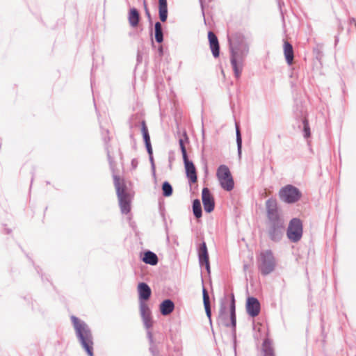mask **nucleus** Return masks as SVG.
<instances>
[{
	"mask_svg": "<svg viewBox=\"0 0 356 356\" xmlns=\"http://www.w3.org/2000/svg\"><path fill=\"white\" fill-rule=\"evenodd\" d=\"M216 175L220 186L223 189L227 191L233 189L234 184V180L229 168L226 165H222L219 166Z\"/></svg>",
	"mask_w": 356,
	"mask_h": 356,
	"instance_id": "3",
	"label": "nucleus"
},
{
	"mask_svg": "<svg viewBox=\"0 0 356 356\" xmlns=\"http://www.w3.org/2000/svg\"><path fill=\"white\" fill-rule=\"evenodd\" d=\"M179 146H180V148L181 150L183 159H186V158L188 156H187L186 149V147L184 145V140L182 138L179 139Z\"/></svg>",
	"mask_w": 356,
	"mask_h": 356,
	"instance_id": "29",
	"label": "nucleus"
},
{
	"mask_svg": "<svg viewBox=\"0 0 356 356\" xmlns=\"http://www.w3.org/2000/svg\"><path fill=\"white\" fill-rule=\"evenodd\" d=\"M284 229V222L282 220L273 221V225L269 230V236L271 240L278 241L281 238Z\"/></svg>",
	"mask_w": 356,
	"mask_h": 356,
	"instance_id": "9",
	"label": "nucleus"
},
{
	"mask_svg": "<svg viewBox=\"0 0 356 356\" xmlns=\"http://www.w3.org/2000/svg\"><path fill=\"white\" fill-rule=\"evenodd\" d=\"M304 124V132L306 137H309L310 136V129L309 127V124L307 120L303 121Z\"/></svg>",
	"mask_w": 356,
	"mask_h": 356,
	"instance_id": "30",
	"label": "nucleus"
},
{
	"mask_svg": "<svg viewBox=\"0 0 356 356\" xmlns=\"http://www.w3.org/2000/svg\"><path fill=\"white\" fill-rule=\"evenodd\" d=\"M208 39L213 56L215 58L218 57L220 54V46L216 35L212 31H209L208 33Z\"/></svg>",
	"mask_w": 356,
	"mask_h": 356,
	"instance_id": "12",
	"label": "nucleus"
},
{
	"mask_svg": "<svg viewBox=\"0 0 356 356\" xmlns=\"http://www.w3.org/2000/svg\"><path fill=\"white\" fill-rule=\"evenodd\" d=\"M118 197L122 212L124 213H128L131 210L130 195L126 193L121 195H118Z\"/></svg>",
	"mask_w": 356,
	"mask_h": 356,
	"instance_id": "13",
	"label": "nucleus"
},
{
	"mask_svg": "<svg viewBox=\"0 0 356 356\" xmlns=\"http://www.w3.org/2000/svg\"><path fill=\"white\" fill-rule=\"evenodd\" d=\"M276 261L271 250H265L259 253L257 258L258 269L263 275L272 273L275 268Z\"/></svg>",
	"mask_w": 356,
	"mask_h": 356,
	"instance_id": "2",
	"label": "nucleus"
},
{
	"mask_svg": "<svg viewBox=\"0 0 356 356\" xmlns=\"http://www.w3.org/2000/svg\"><path fill=\"white\" fill-rule=\"evenodd\" d=\"M71 320L76 332V337L88 356H94V341L92 332L88 326L74 316Z\"/></svg>",
	"mask_w": 356,
	"mask_h": 356,
	"instance_id": "1",
	"label": "nucleus"
},
{
	"mask_svg": "<svg viewBox=\"0 0 356 356\" xmlns=\"http://www.w3.org/2000/svg\"><path fill=\"white\" fill-rule=\"evenodd\" d=\"M113 179L117 195L126 193V186L124 180L118 176H114Z\"/></svg>",
	"mask_w": 356,
	"mask_h": 356,
	"instance_id": "19",
	"label": "nucleus"
},
{
	"mask_svg": "<svg viewBox=\"0 0 356 356\" xmlns=\"http://www.w3.org/2000/svg\"><path fill=\"white\" fill-rule=\"evenodd\" d=\"M193 211L195 216L197 218L202 216L201 204L199 200H195L193 203Z\"/></svg>",
	"mask_w": 356,
	"mask_h": 356,
	"instance_id": "24",
	"label": "nucleus"
},
{
	"mask_svg": "<svg viewBox=\"0 0 356 356\" xmlns=\"http://www.w3.org/2000/svg\"><path fill=\"white\" fill-rule=\"evenodd\" d=\"M246 310L248 314L252 317L258 316L260 312V303L258 300L254 297L248 298Z\"/></svg>",
	"mask_w": 356,
	"mask_h": 356,
	"instance_id": "8",
	"label": "nucleus"
},
{
	"mask_svg": "<svg viewBox=\"0 0 356 356\" xmlns=\"http://www.w3.org/2000/svg\"><path fill=\"white\" fill-rule=\"evenodd\" d=\"M144 5H145V11H146V14L149 16V10H148V8L147 7V5H146V3L144 2Z\"/></svg>",
	"mask_w": 356,
	"mask_h": 356,
	"instance_id": "35",
	"label": "nucleus"
},
{
	"mask_svg": "<svg viewBox=\"0 0 356 356\" xmlns=\"http://www.w3.org/2000/svg\"><path fill=\"white\" fill-rule=\"evenodd\" d=\"M281 200L288 203H293L300 197L299 191L291 185H287L280 191Z\"/></svg>",
	"mask_w": 356,
	"mask_h": 356,
	"instance_id": "5",
	"label": "nucleus"
},
{
	"mask_svg": "<svg viewBox=\"0 0 356 356\" xmlns=\"http://www.w3.org/2000/svg\"><path fill=\"white\" fill-rule=\"evenodd\" d=\"M202 199L204 211L211 213L214 209L215 202L213 195L207 188L202 189Z\"/></svg>",
	"mask_w": 356,
	"mask_h": 356,
	"instance_id": "7",
	"label": "nucleus"
},
{
	"mask_svg": "<svg viewBox=\"0 0 356 356\" xmlns=\"http://www.w3.org/2000/svg\"><path fill=\"white\" fill-rule=\"evenodd\" d=\"M264 356H275L273 349L270 346L268 341H265L263 343Z\"/></svg>",
	"mask_w": 356,
	"mask_h": 356,
	"instance_id": "26",
	"label": "nucleus"
},
{
	"mask_svg": "<svg viewBox=\"0 0 356 356\" xmlns=\"http://www.w3.org/2000/svg\"><path fill=\"white\" fill-rule=\"evenodd\" d=\"M142 260L144 263L152 266L156 265L159 261L156 254L151 251L145 252Z\"/></svg>",
	"mask_w": 356,
	"mask_h": 356,
	"instance_id": "20",
	"label": "nucleus"
},
{
	"mask_svg": "<svg viewBox=\"0 0 356 356\" xmlns=\"http://www.w3.org/2000/svg\"><path fill=\"white\" fill-rule=\"evenodd\" d=\"M302 235V222L298 218L292 219L287 229L288 238L293 242H297L301 238Z\"/></svg>",
	"mask_w": 356,
	"mask_h": 356,
	"instance_id": "4",
	"label": "nucleus"
},
{
	"mask_svg": "<svg viewBox=\"0 0 356 356\" xmlns=\"http://www.w3.org/2000/svg\"><path fill=\"white\" fill-rule=\"evenodd\" d=\"M243 54L237 50H232L231 63L236 77H239L242 71Z\"/></svg>",
	"mask_w": 356,
	"mask_h": 356,
	"instance_id": "6",
	"label": "nucleus"
},
{
	"mask_svg": "<svg viewBox=\"0 0 356 356\" xmlns=\"http://www.w3.org/2000/svg\"><path fill=\"white\" fill-rule=\"evenodd\" d=\"M155 39L159 43H161L163 40L162 26L160 22H156L155 24Z\"/></svg>",
	"mask_w": 356,
	"mask_h": 356,
	"instance_id": "23",
	"label": "nucleus"
},
{
	"mask_svg": "<svg viewBox=\"0 0 356 356\" xmlns=\"http://www.w3.org/2000/svg\"><path fill=\"white\" fill-rule=\"evenodd\" d=\"M185 165L186 173L189 181L194 184L197 182V172L195 167L192 161H190L188 159V157L186 159H183Z\"/></svg>",
	"mask_w": 356,
	"mask_h": 356,
	"instance_id": "10",
	"label": "nucleus"
},
{
	"mask_svg": "<svg viewBox=\"0 0 356 356\" xmlns=\"http://www.w3.org/2000/svg\"><path fill=\"white\" fill-rule=\"evenodd\" d=\"M159 13L161 21L165 22L168 17L167 0H159Z\"/></svg>",
	"mask_w": 356,
	"mask_h": 356,
	"instance_id": "17",
	"label": "nucleus"
},
{
	"mask_svg": "<svg viewBox=\"0 0 356 356\" xmlns=\"http://www.w3.org/2000/svg\"><path fill=\"white\" fill-rule=\"evenodd\" d=\"M284 54L286 63L291 65L293 61V49L292 45L287 41L284 42Z\"/></svg>",
	"mask_w": 356,
	"mask_h": 356,
	"instance_id": "16",
	"label": "nucleus"
},
{
	"mask_svg": "<svg viewBox=\"0 0 356 356\" xmlns=\"http://www.w3.org/2000/svg\"><path fill=\"white\" fill-rule=\"evenodd\" d=\"M141 131H142L143 136L146 134H149L148 133V129H147V127L146 126V124H145V121L142 122V129H141Z\"/></svg>",
	"mask_w": 356,
	"mask_h": 356,
	"instance_id": "32",
	"label": "nucleus"
},
{
	"mask_svg": "<svg viewBox=\"0 0 356 356\" xmlns=\"http://www.w3.org/2000/svg\"><path fill=\"white\" fill-rule=\"evenodd\" d=\"M236 142H237L238 153L240 154L241 153L242 139H241L240 131L238 127H236Z\"/></svg>",
	"mask_w": 356,
	"mask_h": 356,
	"instance_id": "28",
	"label": "nucleus"
},
{
	"mask_svg": "<svg viewBox=\"0 0 356 356\" xmlns=\"http://www.w3.org/2000/svg\"><path fill=\"white\" fill-rule=\"evenodd\" d=\"M138 292L139 298L143 300H147L152 293L149 286L144 282L139 283L138 285Z\"/></svg>",
	"mask_w": 356,
	"mask_h": 356,
	"instance_id": "15",
	"label": "nucleus"
},
{
	"mask_svg": "<svg viewBox=\"0 0 356 356\" xmlns=\"http://www.w3.org/2000/svg\"><path fill=\"white\" fill-rule=\"evenodd\" d=\"M175 305L170 300H165L160 305L161 313L164 315H168L172 312Z\"/></svg>",
	"mask_w": 356,
	"mask_h": 356,
	"instance_id": "18",
	"label": "nucleus"
},
{
	"mask_svg": "<svg viewBox=\"0 0 356 356\" xmlns=\"http://www.w3.org/2000/svg\"><path fill=\"white\" fill-rule=\"evenodd\" d=\"M128 19L132 27H136L138 26L140 20V15L136 8H133L130 9Z\"/></svg>",
	"mask_w": 356,
	"mask_h": 356,
	"instance_id": "21",
	"label": "nucleus"
},
{
	"mask_svg": "<svg viewBox=\"0 0 356 356\" xmlns=\"http://www.w3.org/2000/svg\"><path fill=\"white\" fill-rule=\"evenodd\" d=\"M202 294H203V302H204L205 311H206V313H207V315L208 316V317L210 318L211 317V308H210L209 296L208 292L205 288H203Z\"/></svg>",
	"mask_w": 356,
	"mask_h": 356,
	"instance_id": "22",
	"label": "nucleus"
},
{
	"mask_svg": "<svg viewBox=\"0 0 356 356\" xmlns=\"http://www.w3.org/2000/svg\"><path fill=\"white\" fill-rule=\"evenodd\" d=\"M198 255L200 264L201 265L205 264L207 270H208V272H209L210 266L209 254L207 252V248L204 242H203L201 246L200 247Z\"/></svg>",
	"mask_w": 356,
	"mask_h": 356,
	"instance_id": "14",
	"label": "nucleus"
},
{
	"mask_svg": "<svg viewBox=\"0 0 356 356\" xmlns=\"http://www.w3.org/2000/svg\"><path fill=\"white\" fill-rule=\"evenodd\" d=\"M143 319H144V323H145V325L146 326V327L149 328L152 326V322L150 321V318H149V314H145V313L143 314Z\"/></svg>",
	"mask_w": 356,
	"mask_h": 356,
	"instance_id": "31",
	"label": "nucleus"
},
{
	"mask_svg": "<svg viewBox=\"0 0 356 356\" xmlns=\"http://www.w3.org/2000/svg\"><path fill=\"white\" fill-rule=\"evenodd\" d=\"M143 138H144L145 145H147L148 146H149L150 137H149V134H146L143 135Z\"/></svg>",
	"mask_w": 356,
	"mask_h": 356,
	"instance_id": "33",
	"label": "nucleus"
},
{
	"mask_svg": "<svg viewBox=\"0 0 356 356\" xmlns=\"http://www.w3.org/2000/svg\"><path fill=\"white\" fill-rule=\"evenodd\" d=\"M230 318L232 322V325L234 329L236 327V313H235V300L234 298L232 297L231 307H230Z\"/></svg>",
	"mask_w": 356,
	"mask_h": 356,
	"instance_id": "25",
	"label": "nucleus"
},
{
	"mask_svg": "<svg viewBox=\"0 0 356 356\" xmlns=\"http://www.w3.org/2000/svg\"><path fill=\"white\" fill-rule=\"evenodd\" d=\"M266 208L268 218L272 221L280 220L277 211V202L275 200H268L266 202Z\"/></svg>",
	"mask_w": 356,
	"mask_h": 356,
	"instance_id": "11",
	"label": "nucleus"
},
{
	"mask_svg": "<svg viewBox=\"0 0 356 356\" xmlns=\"http://www.w3.org/2000/svg\"><path fill=\"white\" fill-rule=\"evenodd\" d=\"M146 147H147V150H148V152H149V154H151V153H152V146H151V143H149V146H148L147 145H146Z\"/></svg>",
	"mask_w": 356,
	"mask_h": 356,
	"instance_id": "34",
	"label": "nucleus"
},
{
	"mask_svg": "<svg viewBox=\"0 0 356 356\" xmlns=\"http://www.w3.org/2000/svg\"><path fill=\"white\" fill-rule=\"evenodd\" d=\"M162 190L164 196L168 197L170 196L172 193V188L171 185L167 181H165L163 184Z\"/></svg>",
	"mask_w": 356,
	"mask_h": 356,
	"instance_id": "27",
	"label": "nucleus"
}]
</instances>
